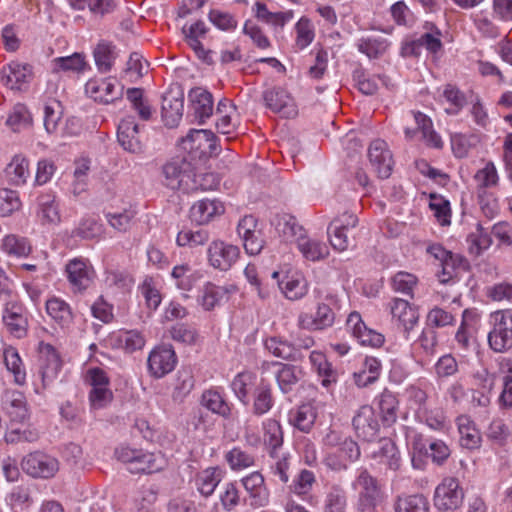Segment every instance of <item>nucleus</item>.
Wrapping results in <instances>:
<instances>
[{
    "label": "nucleus",
    "mask_w": 512,
    "mask_h": 512,
    "mask_svg": "<svg viewBox=\"0 0 512 512\" xmlns=\"http://www.w3.org/2000/svg\"><path fill=\"white\" fill-rule=\"evenodd\" d=\"M85 381L91 387L88 394L90 408L93 410L106 408L113 400L107 373L99 367L90 368L87 370Z\"/></svg>",
    "instance_id": "obj_1"
},
{
    "label": "nucleus",
    "mask_w": 512,
    "mask_h": 512,
    "mask_svg": "<svg viewBox=\"0 0 512 512\" xmlns=\"http://www.w3.org/2000/svg\"><path fill=\"white\" fill-rule=\"evenodd\" d=\"M493 328L488 333L490 348L503 353L512 348V312L496 311L491 315Z\"/></svg>",
    "instance_id": "obj_2"
},
{
    "label": "nucleus",
    "mask_w": 512,
    "mask_h": 512,
    "mask_svg": "<svg viewBox=\"0 0 512 512\" xmlns=\"http://www.w3.org/2000/svg\"><path fill=\"white\" fill-rule=\"evenodd\" d=\"M464 499V491L458 479L447 477L436 487L434 493V505L441 511H453L458 509Z\"/></svg>",
    "instance_id": "obj_3"
},
{
    "label": "nucleus",
    "mask_w": 512,
    "mask_h": 512,
    "mask_svg": "<svg viewBox=\"0 0 512 512\" xmlns=\"http://www.w3.org/2000/svg\"><path fill=\"white\" fill-rule=\"evenodd\" d=\"M21 467L33 478L49 479L59 471V461L51 455L34 452L22 459Z\"/></svg>",
    "instance_id": "obj_4"
},
{
    "label": "nucleus",
    "mask_w": 512,
    "mask_h": 512,
    "mask_svg": "<svg viewBox=\"0 0 512 512\" xmlns=\"http://www.w3.org/2000/svg\"><path fill=\"white\" fill-rule=\"evenodd\" d=\"M192 172V163L184 157H175L162 167L164 185L172 190L185 192L188 178Z\"/></svg>",
    "instance_id": "obj_5"
},
{
    "label": "nucleus",
    "mask_w": 512,
    "mask_h": 512,
    "mask_svg": "<svg viewBox=\"0 0 512 512\" xmlns=\"http://www.w3.org/2000/svg\"><path fill=\"white\" fill-rule=\"evenodd\" d=\"M240 249L221 240L211 242L207 249L209 264L217 270L228 271L238 260Z\"/></svg>",
    "instance_id": "obj_6"
},
{
    "label": "nucleus",
    "mask_w": 512,
    "mask_h": 512,
    "mask_svg": "<svg viewBox=\"0 0 512 512\" xmlns=\"http://www.w3.org/2000/svg\"><path fill=\"white\" fill-rule=\"evenodd\" d=\"M368 159L381 179H387L393 170L394 160L388 144L382 139L371 142L368 148Z\"/></svg>",
    "instance_id": "obj_7"
},
{
    "label": "nucleus",
    "mask_w": 512,
    "mask_h": 512,
    "mask_svg": "<svg viewBox=\"0 0 512 512\" xmlns=\"http://www.w3.org/2000/svg\"><path fill=\"white\" fill-rule=\"evenodd\" d=\"M176 362L175 351L170 345L156 346L148 356L149 373L155 378H162L174 369Z\"/></svg>",
    "instance_id": "obj_8"
},
{
    "label": "nucleus",
    "mask_w": 512,
    "mask_h": 512,
    "mask_svg": "<svg viewBox=\"0 0 512 512\" xmlns=\"http://www.w3.org/2000/svg\"><path fill=\"white\" fill-rule=\"evenodd\" d=\"M262 370L275 369V379L280 391L283 394L292 392L303 376L302 369L292 364L281 362H263Z\"/></svg>",
    "instance_id": "obj_9"
},
{
    "label": "nucleus",
    "mask_w": 512,
    "mask_h": 512,
    "mask_svg": "<svg viewBox=\"0 0 512 512\" xmlns=\"http://www.w3.org/2000/svg\"><path fill=\"white\" fill-rule=\"evenodd\" d=\"M39 362L42 387L45 389L58 376L62 362L56 349L44 342L39 345Z\"/></svg>",
    "instance_id": "obj_10"
},
{
    "label": "nucleus",
    "mask_w": 512,
    "mask_h": 512,
    "mask_svg": "<svg viewBox=\"0 0 512 512\" xmlns=\"http://www.w3.org/2000/svg\"><path fill=\"white\" fill-rule=\"evenodd\" d=\"M68 281L74 292H83L93 283L94 269L81 258H74L66 265Z\"/></svg>",
    "instance_id": "obj_11"
},
{
    "label": "nucleus",
    "mask_w": 512,
    "mask_h": 512,
    "mask_svg": "<svg viewBox=\"0 0 512 512\" xmlns=\"http://www.w3.org/2000/svg\"><path fill=\"white\" fill-rule=\"evenodd\" d=\"M3 323L9 333L16 338L27 334L28 319L25 308L17 302L7 301L2 315Z\"/></svg>",
    "instance_id": "obj_12"
},
{
    "label": "nucleus",
    "mask_w": 512,
    "mask_h": 512,
    "mask_svg": "<svg viewBox=\"0 0 512 512\" xmlns=\"http://www.w3.org/2000/svg\"><path fill=\"white\" fill-rule=\"evenodd\" d=\"M265 105L274 113L285 118L297 115V109L290 94L281 87H273L263 92Z\"/></svg>",
    "instance_id": "obj_13"
},
{
    "label": "nucleus",
    "mask_w": 512,
    "mask_h": 512,
    "mask_svg": "<svg viewBox=\"0 0 512 512\" xmlns=\"http://www.w3.org/2000/svg\"><path fill=\"white\" fill-rule=\"evenodd\" d=\"M352 424L357 435L362 439L373 441L378 437L380 424L371 406H361L353 417Z\"/></svg>",
    "instance_id": "obj_14"
},
{
    "label": "nucleus",
    "mask_w": 512,
    "mask_h": 512,
    "mask_svg": "<svg viewBox=\"0 0 512 512\" xmlns=\"http://www.w3.org/2000/svg\"><path fill=\"white\" fill-rule=\"evenodd\" d=\"M346 326L361 345L380 347L384 343V336L381 333L369 329L363 322L361 315L356 311L349 314Z\"/></svg>",
    "instance_id": "obj_15"
},
{
    "label": "nucleus",
    "mask_w": 512,
    "mask_h": 512,
    "mask_svg": "<svg viewBox=\"0 0 512 512\" xmlns=\"http://www.w3.org/2000/svg\"><path fill=\"white\" fill-rule=\"evenodd\" d=\"M360 457L358 444L350 437H345L337 448V453H330L325 458L327 467L334 471L346 469L348 462H354Z\"/></svg>",
    "instance_id": "obj_16"
},
{
    "label": "nucleus",
    "mask_w": 512,
    "mask_h": 512,
    "mask_svg": "<svg viewBox=\"0 0 512 512\" xmlns=\"http://www.w3.org/2000/svg\"><path fill=\"white\" fill-rule=\"evenodd\" d=\"M86 94L97 102L109 104L122 97L123 88L116 90L111 79H90L85 85Z\"/></svg>",
    "instance_id": "obj_17"
},
{
    "label": "nucleus",
    "mask_w": 512,
    "mask_h": 512,
    "mask_svg": "<svg viewBox=\"0 0 512 512\" xmlns=\"http://www.w3.org/2000/svg\"><path fill=\"white\" fill-rule=\"evenodd\" d=\"M335 321V313L329 305L320 303L314 315L300 313L297 319L299 328L305 330H323L331 327Z\"/></svg>",
    "instance_id": "obj_18"
},
{
    "label": "nucleus",
    "mask_w": 512,
    "mask_h": 512,
    "mask_svg": "<svg viewBox=\"0 0 512 512\" xmlns=\"http://www.w3.org/2000/svg\"><path fill=\"white\" fill-rule=\"evenodd\" d=\"M184 110L183 92L169 91L162 98V119L167 127L177 126L182 119Z\"/></svg>",
    "instance_id": "obj_19"
},
{
    "label": "nucleus",
    "mask_w": 512,
    "mask_h": 512,
    "mask_svg": "<svg viewBox=\"0 0 512 512\" xmlns=\"http://www.w3.org/2000/svg\"><path fill=\"white\" fill-rule=\"evenodd\" d=\"M224 205L217 199H202L190 208V219L198 225H204L224 213Z\"/></svg>",
    "instance_id": "obj_20"
},
{
    "label": "nucleus",
    "mask_w": 512,
    "mask_h": 512,
    "mask_svg": "<svg viewBox=\"0 0 512 512\" xmlns=\"http://www.w3.org/2000/svg\"><path fill=\"white\" fill-rule=\"evenodd\" d=\"M208 28L201 20L196 21L189 27L184 26L182 33L187 44L193 49L199 59L206 63H212L211 51L205 50L200 39L206 35Z\"/></svg>",
    "instance_id": "obj_21"
},
{
    "label": "nucleus",
    "mask_w": 512,
    "mask_h": 512,
    "mask_svg": "<svg viewBox=\"0 0 512 512\" xmlns=\"http://www.w3.org/2000/svg\"><path fill=\"white\" fill-rule=\"evenodd\" d=\"M139 127L134 117L128 116L118 125L117 139L120 145L128 152L139 153L142 149L138 137Z\"/></svg>",
    "instance_id": "obj_22"
},
{
    "label": "nucleus",
    "mask_w": 512,
    "mask_h": 512,
    "mask_svg": "<svg viewBox=\"0 0 512 512\" xmlns=\"http://www.w3.org/2000/svg\"><path fill=\"white\" fill-rule=\"evenodd\" d=\"M391 315L403 331L408 334L417 324L419 314L407 300L396 298L390 304Z\"/></svg>",
    "instance_id": "obj_23"
},
{
    "label": "nucleus",
    "mask_w": 512,
    "mask_h": 512,
    "mask_svg": "<svg viewBox=\"0 0 512 512\" xmlns=\"http://www.w3.org/2000/svg\"><path fill=\"white\" fill-rule=\"evenodd\" d=\"M1 82L10 89H20L32 76L31 66L18 62H11L0 71Z\"/></svg>",
    "instance_id": "obj_24"
},
{
    "label": "nucleus",
    "mask_w": 512,
    "mask_h": 512,
    "mask_svg": "<svg viewBox=\"0 0 512 512\" xmlns=\"http://www.w3.org/2000/svg\"><path fill=\"white\" fill-rule=\"evenodd\" d=\"M216 129L224 135L232 134L237 126L236 106L228 99H221L216 108Z\"/></svg>",
    "instance_id": "obj_25"
},
{
    "label": "nucleus",
    "mask_w": 512,
    "mask_h": 512,
    "mask_svg": "<svg viewBox=\"0 0 512 512\" xmlns=\"http://www.w3.org/2000/svg\"><path fill=\"white\" fill-rule=\"evenodd\" d=\"M266 349L275 357L288 360L300 361L303 359V353L295 346V344L288 342L279 337H271L265 341Z\"/></svg>",
    "instance_id": "obj_26"
},
{
    "label": "nucleus",
    "mask_w": 512,
    "mask_h": 512,
    "mask_svg": "<svg viewBox=\"0 0 512 512\" xmlns=\"http://www.w3.org/2000/svg\"><path fill=\"white\" fill-rule=\"evenodd\" d=\"M242 484L253 499V505L264 506L268 502V491L264 484V477L260 472H253L244 477Z\"/></svg>",
    "instance_id": "obj_27"
},
{
    "label": "nucleus",
    "mask_w": 512,
    "mask_h": 512,
    "mask_svg": "<svg viewBox=\"0 0 512 512\" xmlns=\"http://www.w3.org/2000/svg\"><path fill=\"white\" fill-rule=\"evenodd\" d=\"M310 363L313 369L317 372L321 378V384L325 388L330 387L332 384L337 382L338 373L332 367L322 352L312 351L309 355Z\"/></svg>",
    "instance_id": "obj_28"
},
{
    "label": "nucleus",
    "mask_w": 512,
    "mask_h": 512,
    "mask_svg": "<svg viewBox=\"0 0 512 512\" xmlns=\"http://www.w3.org/2000/svg\"><path fill=\"white\" fill-rule=\"evenodd\" d=\"M164 467V459L160 454L139 449V454L136 455L135 460L129 468L132 473H155L162 470Z\"/></svg>",
    "instance_id": "obj_29"
},
{
    "label": "nucleus",
    "mask_w": 512,
    "mask_h": 512,
    "mask_svg": "<svg viewBox=\"0 0 512 512\" xmlns=\"http://www.w3.org/2000/svg\"><path fill=\"white\" fill-rule=\"evenodd\" d=\"M297 248L302 256L309 261H319L329 254V249L325 243L318 239L309 238L304 234L297 238Z\"/></svg>",
    "instance_id": "obj_30"
},
{
    "label": "nucleus",
    "mask_w": 512,
    "mask_h": 512,
    "mask_svg": "<svg viewBox=\"0 0 512 512\" xmlns=\"http://www.w3.org/2000/svg\"><path fill=\"white\" fill-rule=\"evenodd\" d=\"M4 408L12 422L23 423L29 418L26 398L19 391H12L7 395Z\"/></svg>",
    "instance_id": "obj_31"
},
{
    "label": "nucleus",
    "mask_w": 512,
    "mask_h": 512,
    "mask_svg": "<svg viewBox=\"0 0 512 512\" xmlns=\"http://www.w3.org/2000/svg\"><path fill=\"white\" fill-rule=\"evenodd\" d=\"M190 96L192 97L195 118L200 125L204 124L206 119L210 118L213 113L212 94L206 90L197 88L192 90Z\"/></svg>",
    "instance_id": "obj_32"
},
{
    "label": "nucleus",
    "mask_w": 512,
    "mask_h": 512,
    "mask_svg": "<svg viewBox=\"0 0 512 512\" xmlns=\"http://www.w3.org/2000/svg\"><path fill=\"white\" fill-rule=\"evenodd\" d=\"M272 224L278 234L287 241L293 239L297 241V238L304 233L303 227L298 223L297 219L290 214L276 215L272 220Z\"/></svg>",
    "instance_id": "obj_33"
},
{
    "label": "nucleus",
    "mask_w": 512,
    "mask_h": 512,
    "mask_svg": "<svg viewBox=\"0 0 512 512\" xmlns=\"http://www.w3.org/2000/svg\"><path fill=\"white\" fill-rule=\"evenodd\" d=\"M316 409L311 404H302L289 412V422L298 430L308 433L314 426Z\"/></svg>",
    "instance_id": "obj_34"
},
{
    "label": "nucleus",
    "mask_w": 512,
    "mask_h": 512,
    "mask_svg": "<svg viewBox=\"0 0 512 512\" xmlns=\"http://www.w3.org/2000/svg\"><path fill=\"white\" fill-rule=\"evenodd\" d=\"M8 182L15 186L26 183L30 177L29 161L22 155H15L5 168Z\"/></svg>",
    "instance_id": "obj_35"
},
{
    "label": "nucleus",
    "mask_w": 512,
    "mask_h": 512,
    "mask_svg": "<svg viewBox=\"0 0 512 512\" xmlns=\"http://www.w3.org/2000/svg\"><path fill=\"white\" fill-rule=\"evenodd\" d=\"M222 480V471L217 467H209L196 475L195 485L198 492L204 497L213 494Z\"/></svg>",
    "instance_id": "obj_36"
},
{
    "label": "nucleus",
    "mask_w": 512,
    "mask_h": 512,
    "mask_svg": "<svg viewBox=\"0 0 512 512\" xmlns=\"http://www.w3.org/2000/svg\"><path fill=\"white\" fill-rule=\"evenodd\" d=\"M460 444L467 449H475L480 446L481 435L476 429L473 421L467 416L457 418Z\"/></svg>",
    "instance_id": "obj_37"
},
{
    "label": "nucleus",
    "mask_w": 512,
    "mask_h": 512,
    "mask_svg": "<svg viewBox=\"0 0 512 512\" xmlns=\"http://www.w3.org/2000/svg\"><path fill=\"white\" fill-rule=\"evenodd\" d=\"M220 183L219 178L212 172L195 173L192 167V172L188 178L186 193L197 191H209L216 189Z\"/></svg>",
    "instance_id": "obj_38"
},
{
    "label": "nucleus",
    "mask_w": 512,
    "mask_h": 512,
    "mask_svg": "<svg viewBox=\"0 0 512 512\" xmlns=\"http://www.w3.org/2000/svg\"><path fill=\"white\" fill-rule=\"evenodd\" d=\"M6 502L14 511L28 510L33 504L32 490L27 485H18L6 496Z\"/></svg>",
    "instance_id": "obj_39"
},
{
    "label": "nucleus",
    "mask_w": 512,
    "mask_h": 512,
    "mask_svg": "<svg viewBox=\"0 0 512 512\" xmlns=\"http://www.w3.org/2000/svg\"><path fill=\"white\" fill-rule=\"evenodd\" d=\"M201 404L214 414L229 418L231 416V407L224 397L216 390L209 389L203 392Z\"/></svg>",
    "instance_id": "obj_40"
},
{
    "label": "nucleus",
    "mask_w": 512,
    "mask_h": 512,
    "mask_svg": "<svg viewBox=\"0 0 512 512\" xmlns=\"http://www.w3.org/2000/svg\"><path fill=\"white\" fill-rule=\"evenodd\" d=\"M264 429V444L269 448V456L275 457L283 444V432L281 425L275 419H267L263 423Z\"/></svg>",
    "instance_id": "obj_41"
},
{
    "label": "nucleus",
    "mask_w": 512,
    "mask_h": 512,
    "mask_svg": "<svg viewBox=\"0 0 512 512\" xmlns=\"http://www.w3.org/2000/svg\"><path fill=\"white\" fill-rule=\"evenodd\" d=\"M278 286L289 300L301 299L307 293V283L302 277L286 275L281 280H278Z\"/></svg>",
    "instance_id": "obj_42"
},
{
    "label": "nucleus",
    "mask_w": 512,
    "mask_h": 512,
    "mask_svg": "<svg viewBox=\"0 0 512 512\" xmlns=\"http://www.w3.org/2000/svg\"><path fill=\"white\" fill-rule=\"evenodd\" d=\"M38 206L37 215L43 225H56L60 222L58 205L55 203L54 197L50 195L40 196Z\"/></svg>",
    "instance_id": "obj_43"
},
{
    "label": "nucleus",
    "mask_w": 512,
    "mask_h": 512,
    "mask_svg": "<svg viewBox=\"0 0 512 512\" xmlns=\"http://www.w3.org/2000/svg\"><path fill=\"white\" fill-rule=\"evenodd\" d=\"M2 250L8 255L26 257L31 253L32 247L25 237L15 234L6 235L1 244Z\"/></svg>",
    "instance_id": "obj_44"
},
{
    "label": "nucleus",
    "mask_w": 512,
    "mask_h": 512,
    "mask_svg": "<svg viewBox=\"0 0 512 512\" xmlns=\"http://www.w3.org/2000/svg\"><path fill=\"white\" fill-rule=\"evenodd\" d=\"M46 311L61 326H68L73 321L71 308L62 299H49L46 302Z\"/></svg>",
    "instance_id": "obj_45"
},
{
    "label": "nucleus",
    "mask_w": 512,
    "mask_h": 512,
    "mask_svg": "<svg viewBox=\"0 0 512 512\" xmlns=\"http://www.w3.org/2000/svg\"><path fill=\"white\" fill-rule=\"evenodd\" d=\"M95 64L101 73H107L111 70L115 60L114 46L106 41L98 43L93 51Z\"/></svg>",
    "instance_id": "obj_46"
},
{
    "label": "nucleus",
    "mask_w": 512,
    "mask_h": 512,
    "mask_svg": "<svg viewBox=\"0 0 512 512\" xmlns=\"http://www.w3.org/2000/svg\"><path fill=\"white\" fill-rule=\"evenodd\" d=\"M355 487H359V497L381 498V491L378 481L367 470H362L354 482Z\"/></svg>",
    "instance_id": "obj_47"
},
{
    "label": "nucleus",
    "mask_w": 512,
    "mask_h": 512,
    "mask_svg": "<svg viewBox=\"0 0 512 512\" xmlns=\"http://www.w3.org/2000/svg\"><path fill=\"white\" fill-rule=\"evenodd\" d=\"M380 444V448L374 452V456L379 458L389 469L397 470L400 467V456L395 443L390 439H383Z\"/></svg>",
    "instance_id": "obj_48"
},
{
    "label": "nucleus",
    "mask_w": 512,
    "mask_h": 512,
    "mask_svg": "<svg viewBox=\"0 0 512 512\" xmlns=\"http://www.w3.org/2000/svg\"><path fill=\"white\" fill-rule=\"evenodd\" d=\"M379 409L382 415V421L385 425L391 426L397 420L398 400L396 396L384 391L379 398Z\"/></svg>",
    "instance_id": "obj_49"
},
{
    "label": "nucleus",
    "mask_w": 512,
    "mask_h": 512,
    "mask_svg": "<svg viewBox=\"0 0 512 512\" xmlns=\"http://www.w3.org/2000/svg\"><path fill=\"white\" fill-rule=\"evenodd\" d=\"M273 406V396L268 384L259 385L254 391L253 413L261 416Z\"/></svg>",
    "instance_id": "obj_50"
},
{
    "label": "nucleus",
    "mask_w": 512,
    "mask_h": 512,
    "mask_svg": "<svg viewBox=\"0 0 512 512\" xmlns=\"http://www.w3.org/2000/svg\"><path fill=\"white\" fill-rule=\"evenodd\" d=\"M396 512H429L427 499L420 494L399 497L396 505Z\"/></svg>",
    "instance_id": "obj_51"
},
{
    "label": "nucleus",
    "mask_w": 512,
    "mask_h": 512,
    "mask_svg": "<svg viewBox=\"0 0 512 512\" xmlns=\"http://www.w3.org/2000/svg\"><path fill=\"white\" fill-rule=\"evenodd\" d=\"M5 365L14 376V382L18 385H24L26 381V373L22 368V361L18 352L13 348L4 351Z\"/></svg>",
    "instance_id": "obj_52"
},
{
    "label": "nucleus",
    "mask_w": 512,
    "mask_h": 512,
    "mask_svg": "<svg viewBox=\"0 0 512 512\" xmlns=\"http://www.w3.org/2000/svg\"><path fill=\"white\" fill-rule=\"evenodd\" d=\"M486 436L493 444L504 446L511 436V431L504 420L497 418L489 424Z\"/></svg>",
    "instance_id": "obj_53"
},
{
    "label": "nucleus",
    "mask_w": 512,
    "mask_h": 512,
    "mask_svg": "<svg viewBox=\"0 0 512 512\" xmlns=\"http://www.w3.org/2000/svg\"><path fill=\"white\" fill-rule=\"evenodd\" d=\"M467 241L470 243V252L475 255H479L492 244V239L488 229L484 228L480 223L476 225V231L468 236Z\"/></svg>",
    "instance_id": "obj_54"
},
{
    "label": "nucleus",
    "mask_w": 512,
    "mask_h": 512,
    "mask_svg": "<svg viewBox=\"0 0 512 512\" xmlns=\"http://www.w3.org/2000/svg\"><path fill=\"white\" fill-rule=\"evenodd\" d=\"M357 47L361 53L372 59L382 55L386 51L388 43L386 39L381 37H367L361 38L357 43Z\"/></svg>",
    "instance_id": "obj_55"
},
{
    "label": "nucleus",
    "mask_w": 512,
    "mask_h": 512,
    "mask_svg": "<svg viewBox=\"0 0 512 512\" xmlns=\"http://www.w3.org/2000/svg\"><path fill=\"white\" fill-rule=\"evenodd\" d=\"M227 293L228 290L225 287L207 282L202 289L201 304L205 310H211Z\"/></svg>",
    "instance_id": "obj_56"
},
{
    "label": "nucleus",
    "mask_w": 512,
    "mask_h": 512,
    "mask_svg": "<svg viewBox=\"0 0 512 512\" xmlns=\"http://www.w3.org/2000/svg\"><path fill=\"white\" fill-rule=\"evenodd\" d=\"M254 384V378L250 373H238L233 381L231 382V388L235 394V396L244 404L247 405L248 395L250 389Z\"/></svg>",
    "instance_id": "obj_57"
},
{
    "label": "nucleus",
    "mask_w": 512,
    "mask_h": 512,
    "mask_svg": "<svg viewBox=\"0 0 512 512\" xmlns=\"http://www.w3.org/2000/svg\"><path fill=\"white\" fill-rule=\"evenodd\" d=\"M194 387V377L190 370H179L174 383L172 397L182 401Z\"/></svg>",
    "instance_id": "obj_58"
},
{
    "label": "nucleus",
    "mask_w": 512,
    "mask_h": 512,
    "mask_svg": "<svg viewBox=\"0 0 512 512\" xmlns=\"http://www.w3.org/2000/svg\"><path fill=\"white\" fill-rule=\"evenodd\" d=\"M347 497L343 488L332 486L325 498V512H345Z\"/></svg>",
    "instance_id": "obj_59"
},
{
    "label": "nucleus",
    "mask_w": 512,
    "mask_h": 512,
    "mask_svg": "<svg viewBox=\"0 0 512 512\" xmlns=\"http://www.w3.org/2000/svg\"><path fill=\"white\" fill-rule=\"evenodd\" d=\"M225 459L232 470L245 469L253 466L255 463L254 456L239 447H234L230 450L225 455Z\"/></svg>",
    "instance_id": "obj_60"
},
{
    "label": "nucleus",
    "mask_w": 512,
    "mask_h": 512,
    "mask_svg": "<svg viewBox=\"0 0 512 512\" xmlns=\"http://www.w3.org/2000/svg\"><path fill=\"white\" fill-rule=\"evenodd\" d=\"M85 66L84 58L79 53L66 57H58L53 60V72L72 71L80 72Z\"/></svg>",
    "instance_id": "obj_61"
},
{
    "label": "nucleus",
    "mask_w": 512,
    "mask_h": 512,
    "mask_svg": "<svg viewBox=\"0 0 512 512\" xmlns=\"http://www.w3.org/2000/svg\"><path fill=\"white\" fill-rule=\"evenodd\" d=\"M21 207L18 193L14 190L0 189V216L7 217Z\"/></svg>",
    "instance_id": "obj_62"
},
{
    "label": "nucleus",
    "mask_w": 512,
    "mask_h": 512,
    "mask_svg": "<svg viewBox=\"0 0 512 512\" xmlns=\"http://www.w3.org/2000/svg\"><path fill=\"white\" fill-rule=\"evenodd\" d=\"M31 123V115L28 109L18 104L13 108V111L6 120V124L14 131L18 132L22 128H26Z\"/></svg>",
    "instance_id": "obj_63"
},
{
    "label": "nucleus",
    "mask_w": 512,
    "mask_h": 512,
    "mask_svg": "<svg viewBox=\"0 0 512 512\" xmlns=\"http://www.w3.org/2000/svg\"><path fill=\"white\" fill-rule=\"evenodd\" d=\"M209 240V233L205 229H198L196 231L183 230L177 235V244L179 246L196 247L204 245Z\"/></svg>",
    "instance_id": "obj_64"
}]
</instances>
